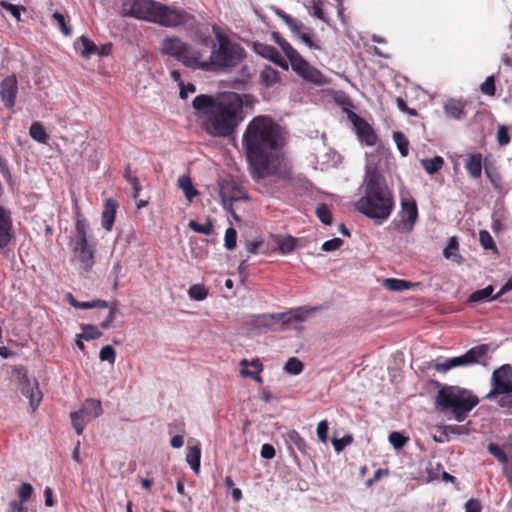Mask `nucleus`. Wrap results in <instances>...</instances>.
<instances>
[{"mask_svg": "<svg viewBox=\"0 0 512 512\" xmlns=\"http://www.w3.org/2000/svg\"><path fill=\"white\" fill-rule=\"evenodd\" d=\"M482 505L478 499H470L465 504V511L466 512H481Z\"/></svg>", "mask_w": 512, "mask_h": 512, "instance_id": "nucleus-64", "label": "nucleus"}, {"mask_svg": "<svg viewBox=\"0 0 512 512\" xmlns=\"http://www.w3.org/2000/svg\"><path fill=\"white\" fill-rule=\"evenodd\" d=\"M285 143L283 129L270 116L254 117L242 135V147L254 180L274 173Z\"/></svg>", "mask_w": 512, "mask_h": 512, "instance_id": "nucleus-1", "label": "nucleus"}, {"mask_svg": "<svg viewBox=\"0 0 512 512\" xmlns=\"http://www.w3.org/2000/svg\"><path fill=\"white\" fill-rule=\"evenodd\" d=\"M101 335H102V332L100 330H98L96 326L87 324V325H83L82 333L80 334V337L89 341V340L97 339V338L101 337Z\"/></svg>", "mask_w": 512, "mask_h": 512, "instance_id": "nucleus-46", "label": "nucleus"}, {"mask_svg": "<svg viewBox=\"0 0 512 512\" xmlns=\"http://www.w3.org/2000/svg\"><path fill=\"white\" fill-rule=\"evenodd\" d=\"M283 316L280 314H261L251 317L249 325L257 333H266L267 331L277 330L281 325Z\"/></svg>", "mask_w": 512, "mask_h": 512, "instance_id": "nucleus-14", "label": "nucleus"}, {"mask_svg": "<svg viewBox=\"0 0 512 512\" xmlns=\"http://www.w3.org/2000/svg\"><path fill=\"white\" fill-rule=\"evenodd\" d=\"M188 295L192 300L202 301L207 297L208 291L203 285L194 284L189 288Z\"/></svg>", "mask_w": 512, "mask_h": 512, "instance_id": "nucleus-45", "label": "nucleus"}, {"mask_svg": "<svg viewBox=\"0 0 512 512\" xmlns=\"http://www.w3.org/2000/svg\"><path fill=\"white\" fill-rule=\"evenodd\" d=\"M316 214L322 223L326 225L331 224L332 214L326 205L322 204L318 206L316 209Z\"/></svg>", "mask_w": 512, "mask_h": 512, "instance_id": "nucleus-53", "label": "nucleus"}, {"mask_svg": "<svg viewBox=\"0 0 512 512\" xmlns=\"http://www.w3.org/2000/svg\"><path fill=\"white\" fill-rule=\"evenodd\" d=\"M444 112L446 117L461 120L465 117L464 106L460 101L451 99L444 104Z\"/></svg>", "mask_w": 512, "mask_h": 512, "instance_id": "nucleus-27", "label": "nucleus"}, {"mask_svg": "<svg viewBox=\"0 0 512 512\" xmlns=\"http://www.w3.org/2000/svg\"><path fill=\"white\" fill-rule=\"evenodd\" d=\"M292 69L304 80L314 83L316 85H323L326 83L324 75L316 68L311 66L301 55L290 63Z\"/></svg>", "mask_w": 512, "mask_h": 512, "instance_id": "nucleus-11", "label": "nucleus"}, {"mask_svg": "<svg viewBox=\"0 0 512 512\" xmlns=\"http://www.w3.org/2000/svg\"><path fill=\"white\" fill-rule=\"evenodd\" d=\"M483 157L480 153H472L467 156L465 168L469 176L473 179H479L482 175Z\"/></svg>", "mask_w": 512, "mask_h": 512, "instance_id": "nucleus-20", "label": "nucleus"}, {"mask_svg": "<svg viewBox=\"0 0 512 512\" xmlns=\"http://www.w3.org/2000/svg\"><path fill=\"white\" fill-rule=\"evenodd\" d=\"M21 394L28 400L33 412L37 409L43 398V393L40 391L39 386H21Z\"/></svg>", "mask_w": 512, "mask_h": 512, "instance_id": "nucleus-23", "label": "nucleus"}, {"mask_svg": "<svg viewBox=\"0 0 512 512\" xmlns=\"http://www.w3.org/2000/svg\"><path fill=\"white\" fill-rule=\"evenodd\" d=\"M287 439L288 442L295 446L301 453L305 454L307 450V443L306 441L300 436V434L295 431L291 430L287 433Z\"/></svg>", "mask_w": 512, "mask_h": 512, "instance_id": "nucleus-41", "label": "nucleus"}, {"mask_svg": "<svg viewBox=\"0 0 512 512\" xmlns=\"http://www.w3.org/2000/svg\"><path fill=\"white\" fill-rule=\"evenodd\" d=\"M272 39L273 41L278 44L286 57L289 59V62H293L296 57H298L300 54L296 49H294L278 32L272 33Z\"/></svg>", "mask_w": 512, "mask_h": 512, "instance_id": "nucleus-28", "label": "nucleus"}, {"mask_svg": "<svg viewBox=\"0 0 512 512\" xmlns=\"http://www.w3.org/2000/svg\"><path fill=\"white\" fill-rule=\"evenodd\" d=\"M160 52L191 69L206 67L202 62V52L177 36L165 37L160 43Z\"/></svg>", "mask_w": 512, "mask_h": 512, "instance_id": "nucleus-8", "label": "nucleus"}, {"mask_svg": "<svg viewBox=\"0 0 512 512\" xmlns=\"http://www.w3.org/2000/svg\"><path fill=\"white\" fill-rule=\"evenodd\" d=\"M14 238L10 214L0 206V250L6 248Z\"/></svg>", "mask_w": 512, "mask_h": 512, "instance_id": "nucleus-17", "label": "nucleus"}, {"mask_svg": "<svg viewBox=\"0 0 512 512\" xmlns=\"http://www.w3.org/2000/svg\"><path fill=\"white\" fill-rule=\"evenodd\" d=\"M67 299H68L70 305L75 308H79V309H83V310L94 308V305L90 304V301L79 302L70 293L67 295Z\"/></svg>", "mask_w": 512, "mask_h": 512, "instance_id": "nucleus-63", "label": "nucleus"}, {"mask_svg": "<svg viewBox=\"0 0 512 512\" xmlns=\"http://www.w3.org/2000/svg\"><path fill=\"white\" fill-rule=\"evenodd\" d=\"M33 490L34 489L30 483H22L17 490L20 502L25 503L31 497Z\"/></svg>", "mask_w": 512, "mask_h": 512, "instance_id": "nucleus-51", "label": "nucleus"}, {"mask_svg": "<svg viewBox=\"0 0 512 512\" xmlns=\"http://www.w3.org/2000/svg\"><path fill=\"white\" fill-rule=\"evenodd\" d=\"M99 358L101 361H107L110 364H113L115 362L116 353L112 346L106 345L101 348L99 353Z\"/></svg>", "mask_w": 512, "mask_h": 512, "instance_id": "nucleus-50", "label": "nucleus"}, {"mask_svg": "<svg viewBox=\"0 0 512 512\" xmlns=\"http://www.w3.org/2000/svg\"><path fill=\"white\" fill-rule=\"evenodd\" d=\"M486 398L496 401L502 407H512V386H493Z\"/></svg>", "mask_w": 512, "mask_h": 512, "instance_id": "nucleus-19", "label": "nucleus"}, {"mask_svg": "<svg viewBox=\"0 0 512 512\" xmlns=\"http://www.w3.org/2000/svg\"><path fill=\"white\" fill-rule=\"evenodd\" d=\"M421 165L428 174L433 175L443 167L444 160L441 156H435L421 160Z\"/></svg>", "mask_w": 512, "mask_h": 512, "instance_id": "nucleus-34", "label": "nucleus"}, {"mask_svg": "<svg viewBox=\"0 0 512 512\" xmlns=\"http://www.w3.org/2000/svg\"><path fill=\"white\" fill-rule=\"evenodd\" d=\"M353 441V437L351 435H345L342 438H333L332 444L335 449V451L340 452L342 451L346 446L350 445Z\"/></svg>", "mask_w": 512, "mask_h": 512, "instance_id": "nucleus-55", "label": "nucleus"}, {"mask_svg": "<svg viewBox=\"0 0 512 512\" xmlns=\"http://www.w3.org/2000/svg\"><path fill=\"white\" fill-rule=\"evenodd\" d=\"M29 135L33 140L41 144H47L49 135L46 133L42 123L34 122L29 128Z\"/></svg>", "mask_w": 512, "mask_h": 512, "instance_id": "nucleus-33", "label": "nucleus"}, {"mask_svg": "<svg viewBox=\"0 0 512 512\" xmlns=\"http://www.w3.org/2000/svg\"><path fill=\"white\" fill-rule=\"evenodd\" d=\"M54 21L57 23L60 31L64 36H71L72 29L71 27L66 23L65 16L62 13L54 12L52 15Z\"/></svg>", "mask_w": 512, "mask_h": 512, "instance_id": "nucleus-48", "label": "nucleus"}, {"mask_svg": "<svg viewBox=\"0 0 512 512\" xmlns=\"http://www.w3.org/2000/svg\"><path fill=\"white\" fill-rule=\"evenodd\" d=\"M117 203L113 199L105 201L104 209L102 211V227L110 231L115 221Z\"/></svg>", "mask_w": 512, "mask_h": 512, "instance_id": "nucleus-24", "label": "nucleus"}, {"mask_svg": "<svg viewBox=\"0 0 512 512\" xmlns=\"http://www.w3.org/2000/svg\"><path fill=\"white\" fill-rule=\"evenodd\" d=\"M14 238L10 214L0 206V250L6 248Z\"/></svg>", "mask_w": 512, "mask_h": 512, "instance_id": "nucleus-18", "label": "nucleus"}, {"mask_svg": "<svg viewBox=\"0 0 512 512\" xmlns=\"http://www.w3.org/2000/svg\"><path fill=\"white\" fill-rule=\"evenodd\" d=\"M497 141L499 145L504 146L510 142V137L506 126L500 125L497 130Z\"/></svg>", "mask_w": 512, "mask_h": 512, "instance_id": "nucleus-62", "label": "nucleus"}, {"mask_svg": "<svg viewBox=\"0 0 512 512\" xmlns=\"http://www.w3.org/2000/svg\"><path fill=\"white\" fill-rule=\"evenodd\" d=\"M493 291L494 288L492 285H488L483 289L476 290L469 295L468 302L476 303L492 300V297L494 296L492 295Z\"/></svg>", "mask_w": 512, "mask_h": 512, "instance_id": "nucleus-35", "label": "nucleus"}, {"mask_svg": "<svg viewBox=\"0 0 512 512\" xmlns=\"http://www.w3.org/2000/svg\"><path fill=\"white\" fill-rule=\"evenodd\" d=\"M485 175L489 179L490 183L492 184V186L495 189H497V190L501 189L502 179H501L500 174L497 171L491 170V169L486 167L485 168Z\"/></svg>", "mask_w": 512, "mask_h": 512, "instance_id": "nucleus-54", "label": "nucleus"}, {"mask_svg": "<svg viewBox=\"0 0 512 512\" xmlns=\"http://www.w3.org/2000/svg\"><path fill=\"white\" fill-rule=\"evenodd\" d=\"M459 243L456 237H451L448 241L447 246L443 250V256L446 259L452 260L453 262L460 264L462 257L458 254Z\"/></svg>", "mask_w": 512, "mask_h": 512, "instance_id": "nucleus-30", "label": "nucleus"}, {"mask_svg": "<svg viewBox=\"0 0 512 512\" xmlns=\"http://www.w3.org/2000/svg\"><path fill=\"white\" fill-rule=\"evenodd\" d=\"M201 448L199 445L187 447L186 461L195 474L200 471Z\"/></svg>", "mask_w": 512, "mask_h": 512, "instance_id": "nucleus-29", "label": "nucleus"}, {"mask_svg": "<svg viewBox=\"0 0 512 512\" xmlns=\"http://www.w3.org/2000/svg\"><path fill=\"white\" fill-rule=\"evenodd\" d=\"M309 312L304 311L301 308L291 310L286 313H281L280 316H283L282 321L283 323H289V322H303L308 317Z\"/></svg>", "mask_w": 512, "mask_h": 512, "instance_id": "nucleus-37", "label": "nucleus"}, {"mask_svg": "<svg viewBox=\"0 0 512 512\" xmlns=\"http://www.w3.org/2000/svg\"><path fill=\"white\" fill-rule=\"evenodd\" d=\"M273 240L277 245V250L282 254L291 253L296 245V240L291 236L282 237L276 235L273 236Z\"/></svg>", "mask_w": 512, "mask_h": 512, "instance_id": "nucleus-32", "label": "nucleus"}, {"mask_svg": "<svg viewBox=\"0 0 512 512\" xmlns=\"http://www.w3.org/2000/svg\"><path fill=\"white\" fill-rule=\"evenodd\" d=\"M178 187L183 191L186 199L190 202L198 194L189 175H182L178 178Z\"/></svg>", "mask_w": 512, "mask_h": 512, "instance_id": "nucleus-31", "label": "nucleus"}, {"mask_svg": "<svg viewBox=\"0 0 512 512\" xmlns=\"http://www.w3.org/2000/svg\"><path fill=\"white\" fill-rule=\"evenodd\" d=\"M264 246V243L262 241H254V242H250L246 245V249L248 251L249 254H258V253H265L267 251V249H264L263 248ZM250 255H248L247 257L249 258Z\"/></svg>", "mask_w": 512, "mask_h": 512, "instance_id": "nucleus-61", "label": "nucleus"}, {"mask_svg": "<svg viewBox=\"0 0 512 512\" xmlns=\"http://www.w3.org/2000/svg\"><path fill=\"white\" fill-rule=\"evenodd\" d=\"M188 227L194 232L203 235H210L213 232V223L210 218H207L204 224H200L195 220H190L188 223Z\"/></svg>", "mask_w": 512, "mask_h": 512, "instance_id": "nucleus-40", "label": "nucleus"}, {"mask_svg": "<svg viewBox=\"0 0 512 512\" xmlns=\"http://www.w3.org/2000/svg\"><path fill=\"white\" fill-rule=\"evenodd\" d=\"M388 440L392 444V446L397 450L402 449L407 442V438H405L399 432L390 433Z\"/></svg>", "mask_w": 512, "mask_h": 512, "instance_id": "nucleus-52", "label": "nucleus"}, {"mask_svg": "<svg viewBox=\"0 0 512 512\" xmlns=\"http://www.w3.org/2000/svg\"><path fill=\"white\" fill-rule=\"evenodd\" d=\"M241 370L240 374L244 377H250L252 380L256 382H261V376L260 373L262 371V364L261 362L257 360H253L251 363H249L247 360L241 361Z\"/></svg>", "mask_w": 512, "mask_h": 512, "instance_id": "nucleus-21", "label": "nucleus"}, {"mask_svg": "<svg viewBox=\"0 0 512 512\" xmlns=\"http://www.w3.org/2000/svg\"><path fill=\"white\" fill-rule=\"evenodd\" d=\"M120 13L123 16L144 20L166 28H194L196 18L187 10L163 4L156 0H123Z\"/></svg>", "mask_w": 512, "mask_h": 512, "instance_id": "nucleus-4", "label": "nucleus"}, {"mask_svg": "<svg viewBox=\"0 0 512 512\" xmlns=\"http://www.w3.org/2000/svg\"><path fill=\"white\" fill-rule=\"evenodd\" d=\"M18 93V82L15 74L8 75L0 83V99L4 107L12 109Z\"/></svg>", "mask_w": 512, "mask_h": 512, "instance_id": "nucleus-13", "label": "nucleus"}, {"mask_svg": "<svg viewBox=\"0 0 512 512\" xmlns=\"http://www.w3.org/2000/svg\"><path fill=\"white\" fill-rule=\"evenodd\" d=\"M489 349L488 344H481L469 349L463 355L445 359L443 362L432 360L427 363V368L434 369L439 373H446L452 368L482 363L486 359Z\"/></svg>", "mask_w": 512, "mask_h": 512, "instance_id": "nucleus-9", "label": "nucleus"}, {"mask_svg": "<svg viewBox=\"0 0 512 512\" xmlns=\"http://www.w3.org/2000/svg\"><path fill=\"white\" fill-rule=\"evenodd\" d=\"M491 384H512V366L504 364L496 369L492 374Z\"/></svg>", "mask_w": 512, "mask_h": 512, "instance_id": "nucleus-26", "label": "nucleus"}, {"mask_svg": "<svg viewBox=\"0 0 512 512\" xmlns=\"http://www.w3.org/2000/svg\"><path fill=\"white\" fill-rule=\"evenodd\" d=\"M219 196L224 209H228V203L248 199L244 191L233 181H224L220 184Z\"/></svg>", "mask_w": 512, "mask_h": 512, "instance_id": "nucleus-15", "label": "nucleus"}, {"mask_svg": "<svg viewBox=\"0 0 512 512\" xmlns=\"http://www.w3.org/2000/svg\"><path fill=\"white\" fill-rule=\"evenodd\" d=\"M401 220L397 224V230L402 233H408L413 230L414 225L418 219V209L414 200H404L401 202Z\"/></svg>", "mask_w": 512, "mask_h": 512, "instance_id": "nucleus-12", "label": "nucleus"}, {"mask_svg": "<svg viewBox=\"0 0 512 512\" xmlns=\"http://www.w3.org/2000/svg\"><path fill=\"white\" fill-rule=\"evenodd\" d=\"M352 116L354 117L353 123L359 140L368 146L375 145L378 138L373 128L355 113H352Z\"/></svg>", "mask_w": 512, "mask_h": 512, "instance_id": "nucleus-16", "label": "nucleus"}, {"mask_svg": "<svg viewBox=\"0 0 512 512\" xmlns=\"http://www.w3.org/2000/svg\"><path fill=\"white\" fill-rule=\"evenodd\" d=\"M213 32L216 35L217 43L212 45L209 58H206L202 53V62L206 67L198 69L209 71L212 66L234 67L238 65L243 58V48L221 34L216 26H213Z\"/></svg>", "mask_w": 512, "mask_h": 512, "instance_id": "nucleus-6", "label": "nucleus"}, {"mask_svg": "<svg viewBox=\"0 0 512 512\" xmlns=\"http://www.w3.org/2000/svg\"><path fill=\"white\" fill-rule=\"evenodd\" d=\"M487 449L502 464H507V462L511 461L509 452L505 447L502 449L495 443H489Z\"/></svg>", "mask_w": 512, "mask_h": 512, "instance_id": "nucleus-38", "label": "nucleus"}, {"mask_svg": "<svg viewBox=\"0 0 512 512\" xmlns=\"http://www.w3.org/2000/svg\"><path fill=\"white\" fill-rule=\"evenodd\" d=\"M295 35L298 36L301 41L304 42L309 48L320 49V46L312 40L311 34L309 32L301 30L300 33H296Z\"/></svg>", "mask_w": 512, "mask_h": 512, "instance_id": "nucleus-60", "label": "nucleus"}, {"mask_svg": "<svg viewBox=\"0 0 512 512\" xmlns=\"http://www.w3.org/2000/svg\"><path fill=\"white\" fill-rule=\"evenodd\" d=\"M383 285L391 291H403L409 288L410 283L405 280L387 278L384 280Z\"/></svg>", "mask_w": 512, "mask_h": 512, "instance_id": "nucleus-42", "label": "nucleus"}, {"mask_svg": "<svg viewBox=\"0 0 512 512\" xmlns=\"http://www.w3.org/2000/svg\"><path fill=\"white\" fill-rule=\"evenodd\" d=\"M192 106L202 128L213 137H229L243 119V102L235 92L217 97L201 94L194 98Z\"/></svg>", "mask_w": 512, "mask_h": 512, "instance_id": "nucleus-2", "label": "nucleus"}, {"mask_svg": "<svg viewBox=\"0 0 512 512\" xmlns=\"http://www.w3.org/2000/svg\"><path fill=\"white\" fill-rule=\"evenodd\" d=\"M343 245V240L340 238H333L328 241H325L322 244V250L326 252H331L338 250Z\"/></svg>", "mask_w": 512, "mask_h": 512, "instance_id": "nucleus-58", "label": "nucleus"}, {"mask_svg": "<svg viewBox=\"0 0 512 512\" xmlns=\"http://www.w3.org/2000/svg\"><path fill=\"white\" fill-rule=\"evenodd\" d=\"M481 92L488 96L495 95V80L494 76H489L486 80L481 84Z\"/></svg>", "mask_w": 512, "mask_h": 512, "instance_id": "nucleus-57", "label": "nucleus"}, {"mask_svg": "<svg viewBox=\"0 0 512 512\" xmlns=\"http://www.w3.org/2000/svg\"><path fill=\"white\" fill-rule=\"evenodd\" d=\"M359 192L361 197L354 203L355 209L372 219L375 224H383L390 217L395 201L385 177L376 167H366Z\"/></svg>", "mask_w": 512, "mask_h": 512, "instance_id": "nucleus-3", "label": "nucleus"}, {"mask_svg": "<svg viewBox=\"0 0 512 512\" xmlns=\"http://www.w3.org/2000/svg\"><path fill=\"white\" fill-rule=\"evenodd\" d=\"M103 413L100 400L87 398L81 405L79 410L70 413V421L72 428L77 435H82L86 425L93 419L98 418Z\"/></svg>", "mask_w": 512, "mask_h": 512, "instance_id": "nucleus-10", "label": "nucleus"}, {"mask_svg": "<svg viewBox=\"0 0 512 512\" xmlns=\"http://www.w3.org/2000/svg\"><path fill=\"white\" fill-rule=\"evenodd\" d=\"M253 48L255 53L268 60L277 56V49L271 45L257 42L254 43Z\"/></svg>", "mask_w": 512, "mask_h": 512, "instance_id": "nucleus-39", "label": "nucleus"}, {"mask_svg": "<svg viewBox=\"0 0 512 512\" xmlns=\"http://www.w3.org/2000/svg\"><path fill=\"white\" fill-rule=\"evenodd\" d=\"M394 142L397 145V148L400 152V154L405 157L409 153V142L407 138L402 134L401 132H395L393 134Z\"/></svg>", "mask_w": 512, "mask_h": 512, "instance_id": "nucleus-44", "label": "nucleus"}, {"mask_svg": "<svg viewBox=\"0 0 512 512\" xmlns=\"http://www.w3.org/2000/svg\"><path fill=\"white\" fill-rule=\"evenodd\" d=\"M237 231L233 227L226 229L224 237V246L227 250H232L236 247Z\"/></svg>", "mask_w": 512, "mask_h": 512, "instance_id": "nucleus-49", "label": "nucleus"}, {"mask_svg": "<svg viewBox=\"0 0 512 512\" xmlns=\"http://www.w3.org/2000/svg\"><path fill=\"white\" fill-rule=\"evenodd\" d=\"M69 245L72 250V261L84 272L90 271L94 265L95 243L88 239V224L84 218H77Z\"/></svg>", "mask_w": 512, "mask_h": 512, "instance_id": "nucleus-7", "label": "nucleus"}, {"mask_svg": "<svg viewBox=\"0 0 512 512\" xmlns=\"http://www.w3.org/2000/svg\"><path fill=\"white\" fill-rule=\"evenodd\" d=\"M479 403L470 390L460 386H441L435 398V409L457 422H463Z\"/></svg>", "mask_w": 512, "mask_h": 512, "instance_id": "nucleus-5", "label": "nucleus"}, {"mask_svg": "<svg viewBox=\"0 0 512 512\" xmlns=\"http://www.w3.org/2000/svg\"><path fill=\"white\" fill-rule=\"evenodd\" d=\"M0 5L2 8H4L6 11L10 12V14L17 20L20 21L21 19V10H24L23 7H19L17 5L8 3L6 1H1Z\"/></svg>", "mask_w": 512, "mask_h": 512, "instance_id": "nucleus-56", "label": "nucleus"}, {"mask_svg": "<svg viewBox=\"0 0 512 512\" xmlns=\"http://www.w3.org/2000/svg\"><path fill=\"white\" fill-rule=\"evenodd\" d=\"M479 241L485 250H493V251L497 252V247L494 243L492 236L490 235V233L488 231L481 230L479 232Z\"/></svg>", "mask_w": 512, "mask_h": 512, "instance_id": "nucleus-47", "label": "nucleus"}, {"mask_svg": "<svg viewBox=\"0 0 512 512\" xmlns=\"http://www.w3.org/2000/svg\"><path fill=\"white\" fill-rule=\"evenodd\" d=\"M259 82L266 88H271L281 82L279 72L269 65H266L260 72Z\"/></svg>", "mask_w": 512, "mask_h": 512, "instance_id": "nucleus-22", "label": "nucleus"}, {"mask_svg": "<svg viewBox=\"0 0 512 512\" xmlns=\"http://www.w3.org/2000/svg\"><path fill=\"white\" fill-rule=\"evenodd\" d=\"M303 363L296 357H291L287 360L284 366L286 373L291 375H298L303 371Z\"/></svg>", "mask_w": 512, "mask_h": 512, "instance_id": "nucleus-43", "label": "nucleus"}, {"mask_svg": "<svg viewBox=\"0 0 512 512\" xmlns=\"http://www.w3.org/2000/svg\"><path fill=\"white\" fill-rule=\"evenodd\" d=\"M325 0H311V6L308 8L310 15L318 18L319 20L327 23L328 18L324 11Z\"/></svg>", "mask_w": 512, "mask_h": 512, "instance_id": "nucleus-36", "label": "nucleus"}, {"mask_svg": "<svg viewBox=\"0 0 512 512\" xmlns=\"http://www.w3.org/2000/svg\"><path fill=\"white\" fill-rule=\"evenodd\" d=\"M328 422L326 420H322L318 423L317 425V436H318V439L322 442V443H326L327 442V439H328Z\"/></svg>", "mask_w": 512, "mask_h": 512, "instance_id": "nucleus-59", "label": "nucleus"}, {"mask_svg": "<svg viewBox=\"0 0 512 512\" xmlns=\"http://www.w3.org/2000/svg\"><path fill=\"white\" fill-rule=\"evenodd\" d=\"M74 46L84 58H89L98 52V46L86 36H81L75 42Z\"/></svg>", "mask_w": 512, "mask_h": 512, "instance_id": "nucleus-25", "label": "nucleus"}]
</instances>
